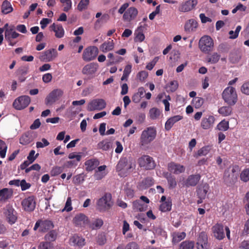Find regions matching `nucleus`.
I'll return each mask as SVG.
<instances>
[{
  "instance_id": "aec40b11",
  "label": "nucleus",
  "mask_w": 249,
  "mask_h": 249,
  "mask_svg": "<svg viewBox=\"0 0 249 249\" xmlns=\"http://www.w3.org/2000/svg\"><path fill=\"white\" fill-rule=\"evenodd\" d=\"M168 168L170 172L177 175L182 173L185 170L184 166L175 162L169 163L168 165Z\"/></svg>"
},
{
  "instance_id": "3c124183",
  "label": "nucleus",
  "mask_w": 249,
  "mask_h": 249,
  "mask_svg": "<svg viewBox=\"0 0 249 249\" xmlns=\"http://www.w3.org/2000/svg\"><path fill=\"white\" fill-rule=\"evenodd\" d=\"M7 146L5 143L0 140V156L1 158L5 157Z\"/></svg>"
},
{
  "instance_id": "a18cd8bd",
  "label": "nucleus",
  "mask_w": 249,
  "mask_h": 249,
  "mask_svg": "<svg viewBox=\"0 0 249 249\" xmlns=\"http://www.w3.org/2000/svg\"><path fill=\"white\" fill-rule=\"evenodd\" d=\"M194 245L193 241H185L181 243L179 249H193Z\"/></svg>"
},
{
  "instance_id": "13d9d810",
  "label": "nucleus",
  "mask_w": 249,
  "mask_h": 249,
  "mask_svg": "<svg viewBox=\"0 0 249 249\" xmlns=\"http://www.w3.org/2000/svg\"><path fill=\"white\" fill-rule=\"evenodd\" d=\"M240 178L242 180L247 182L249 180V169H245L241 173Z\"/></svg>"
},
{
  "instance_id": "603ef678",
  "label": "nucleus",
  "mask_w": 249,
  "mask_h": 249,
  "mask_svg": "<svg viewBox=\"0 0 249 249\" xmlns=\"http://www.w3.org/2000/svg\"><path fill=\"white\" fill-rule=\"evenodd\" d=\"M89 3V0H81L77 5V9L79 11H82L86 9Z\"/></svg>"
},
{
  "instance_id": "5701e85b",
  "label": "nucleus",
  "mask_w": 249,
  "mask_h": 249,
  "mask_svg": "<svg viewBox=\"0 0 249 249\" xmlns=\"http://www.w3.org/2000/svg\"><path fill=\"white\" fill-rule=\"evenodd\" d=\"M73 221L75 225L81 227L85 226L89 222L88 217L82 213L76 215L73 219Z\"/></svg>"
},
{
  "instance_id": "6e6d98bb",
  "label": "nucleus",
  "mask_w": 249,
  "mask_h": 249,
  "mask_svg": "<svg viewBox=\"0 0 249 249\" xmlns=\"http://www.w3.org/2000/svg\"><path fill=\"white\" fill-rule=\"evenodd\" d=\"M192 103L196 108H199L203 104V99L199 97H195L193 100Z\"/></svg>"
},
{
  "instance_id": "ea45409f",
  "label": "nucleus",
  "mask_w": 249,
  "mask_h": 249,
  "mask_svg": "<svg viewBox=\"0 0 249 249\" xmlns=\"http://www.w3.org/2000/svg\"><path fill=\"white\" fill-rule=\"evenodd\" d=\"M110 145V142L108 140H104L98 143L97 147L98 149L107 151L109 149Z\"/></svg>"
},
{
  "instance_id": "f3484780",
  "label": "nucleus",
  "mask_w": 249,
  "mask_h": 249,
  "mask_svg": "<svg viewBox=\"0 0 249 249\" xmlns=\"http://www.w3.org/2000/svg\"><path fill=\"white\" fill-rule=\"evenodd\" d=\"M23 209L27 212H32L36 208V203L33 196H29L24 198L21 202Z\"/></svg>"
},
{
  "instance_id": "a878e982",
  "label": "nucleus",
  "mask_w": 249,
  "mask_h": 249,
  "mask_svg": "<svg viewBox=\"0 0 249 249\" xmlns=\"http://www.w3.org/2000/svg\"><path fill=\"white\" fill-rule=\"evenodd\" d=\"M198 26V23L194 19L188 20L184 25L185 31L187 33L195 31Z\"/></svg>"
},
{
  "instance_id": "a19ab883",
  "label": "nucleus",
  "mask_w": 249,
  "mask_h": 249,
  "mask_svg": "<svg viewBox=\"0 0 249 249\" xmlns=\"http://www.w3.org/2000/svg\"><path fill=\"white\" fill-rule=\"evenodd\" d=\"M229 128V123L225 119L221 121L216 126V128L219 131H225Z\"/></svg>"
},
{
  "instance_id": "4468645a",
  "label": "nucleus",
  "mask_w": 249,
  "mask_h": 249,
  "mask_svg": "<svg viewBox=\"0 0 249 249\" xmlns=\"http://www.w3.org/2000/svg\"><path fill=\"white\" fill-rule=\"evenodd\" d=\"M197 3V0H187L179 5L178 10L182 13L191 11L195 8Z\"/></svg>"
},
{
  "instance_id": "e433bc0d",
  "label": "nucleus",
  "mask_w": 249,
  "mask_h": 249,
  "mask_svg": "<svg viewBox=\"0 0 249 249\" xmlns=\"http://www.w3.org/2000/svg\"><path fill=\"white\" fill-rule=\"evenodd\" d=\"M172 202L169 198H168L166 201H164L160 204V210L163 212L169 211L171 210Z\"/></svg>"
},
{
  "instance_id": "4d7b16f0",
  "label": "nucleus",
  "mask_w": 249,
  "mask_h": 249,
  "mask_svg": "<svg viewBox=\"0 0 249 249\" xmlns=\"http://www.w3.org/2000/svg\"><path fill=\"white\" fill-rule=\"evenodd\" d=\"M132 66L131 65H127L124 70L123 75L121 78L122 80H124L127 78L131 71Z\"/></svg>"
},
{
  "instance_id": "4c0bfd02",
  "label": "nucleus",
  "mask_w": 249,
  "mask_h": 249,
  "mask_svg": "<svg viewBox=\"0 0 249 249\" xmlns=\"http://www.w3.org/2000/svg\"><path fill=\"white\" fill-rule=\"evenodd\" d=\"M103 221L102 219L98 218L94 220L89 224V227L92 230H97L100 229L103 225Z\"/></svg>"
},
{
  "instance_id": "1a4fd4ad",
  "label": "nucleus",
  "mask_w": 249,
  "mask_h": 249,
  "mask_svg": "<svg viewBox=\"0 0 249 249\" xmlns=\"http://www.w3.org/2000/svg\"><path fill=\"white\" fill-rule=\"evenodd\" d=\"M98 49L96 46H90L86 48L83 53V58L86 61L93 60L98 53Z\"/></svg>"
},
{
  "instance_id": "9b49d317",
  "label": "nucleus",
  "mask_w": 249,
  "mask_h": 249,
  "mask_svg": "<svg viewBox=\"0 0 249 249\" xmlns=\"http://www.w3.org/2000/svg\"><path fill=\"white\" fill-rule=\"evenodd\" d=\"M200 178V176L198 174L191 175L185 180L183 178L181 180L180 178L178 182V185L181 187L194 186L197 184Z\"/></svg>"
},
{
  "instance_id": "b1692460",
  "label": "nucleus",
  "mask_w": 249,
  "mask_h": 249,
  "mask_svg": "<svg viewBox=\"0 0 249 249\" xmlns=\"http://www.w3.org/2000/svg\"><path fill=\"white\" fill-rule=\"evenodd\" d=\"M85 240L84 238L74 235L70 239V244L71 246L81 248L85 245Z\"/></svg>"
},
{
  "instance_id": "e2e57ef3",
  "label": "nucleus",
  "mask_w": 249,
  "mask_h": 249,
  "mask_svg": "<svg viewBox=\"0 0 249 249\" xmlns=\"http://www.w3.org/2000/svg\"><path fill=\"white\" fill-rule=\"evenodd\" d=\"M241 92L247 95H249V81L244 83L241 88Z\"/></svg>"
},
{
  "instance_id": "052dcab7",
  "label": "nucleus",
  "mask_w": 249,
  "mask_h": 249,
  "mask_svg": "<svg viewBox=\"0 0 249 249\" xmlns=\"http://www.w3.org/2000/svg\"><path fill=\"white\" fill-rule=\"evenodd\" d=\"M148 75V74L147 71H143L139 72L137 74V77L139 81L144 82L145 79L147 78Z\"/></svg>"
},
{
  "instance_id": "bf43d9fd",
  "label": "nucleus",
  "mask_w": 249,
  "mask_h": 249,
  "mask_svg": "<svg viewBox=\"0 0 249 249\" xmlns=\"http://www.w3.org/2000/svg\"><path fill=\"white\" fill-rule=\"evenodd\" d=\"M38 249H53V246L50 242H41L38 246Z\"/></svg>"
},
{
  "instance_id": "58836bf2",
  "label": "nucleus",
  "mask_w": 249,
  "mask_h": 249,
  "mask_svg": "<svg viewBox=\"0 0 249 249\" xmlns=\"http://www.w3.org/2000/svg\"><path fill=\"white\" fill-rule=\"evenodd\" d=\"M173 242L178 243L183 240L186 236V233L184 232H175L173 233Z\"/></svg>"
},
{
  "instance_id": "0e129e2a",
  "label": "nucleus",
  "mask_w": 249,
  "mask_h": 249,
  "mask_svg": "<svg viewBox=\"0 0 249 249\" xmlns=\"http://www.w3.org/2000/svg\"><path fill=\"white\" fill-rule=\"evenodd\" d=\"M35 153L36 152L35 150H32L30 152L29 154L27 157V160H30L32 163L36 160L39 155L38 153L35 155Z\"/></svg>"
},
{
  "instance_id": "8fccbe9b",
  "label": "nucleus",
  "mask_w": 249,
  "mask_h": 249,
  "mask_svg": "<svg viewBox=\"0 0 249 249\" xmlns=\"http://www.w3.org/2000/svg\"><path fill=\"white\" fill-rule=\"evenodd\" d=\"M134 35H135L134 40L136 42H142L145 38L143 33L139 29L135 32Z\"/></svg>"
},
{
  "instance_id": "c03bdc74",
  "label": "nucleus",
  "mask_w": 249,
  "mask_h": 249,
  "mask_svg": "<svg viewBox=\"0 0 249 249\" xmlns=\"http://www.w3.org/2000/svg\"><path fill=\"white\" fill-rule=\"evenodd\" d=\"M180 57V53L178 51L173 50L169 54V61L171 62H176Z\"/></svg>"
},
{
  "instance_id": "4be33fe9",
  "label": "nucleus",
  "mask_w": 249,
  "mask_h": 249,
  "mask_svg": "<svg viewBox=\"0 0 249 249\" xmlns=\"http://www.w3.org/2000/svg\"><path fill=\"white\" fill-rule=\"evenodd\" d=\"M4 36L5 39L9 42V45L12 46H14L16 43L12 42V39H15L20 36H22L16 31H12V30H5Z\"/></svg>"
},
{
  "instance_id": "c85d7f7f",
  "label": "nucleus",
  "mask_w": 249,
  "mask_h": 249,
  "mask_svg": "<svg viewBox=\"0 0 249 249\" xmlns=\"http://www.w3.org/2000/svg\"><path fill=\"white\" fill-rule=\"evenodd\" d=\"M114 48L113 40L109 38L103 43L100 47V49L103 52L106 53L112 50Z\"/></svg>"
},
{
  "instance_id": "f257e3e1",
  "label": "nucleus",
  "mask_w": 249,
  "mask_h": 249,
  "mask_svg": "<svg viewBox=\"0 0 249 249\" xmlns=\"http://www.w3.org/2000/svg\"><path fill=\"white\" fill-rule=\"evenodd\" d=\"M135 167L133 159L131 157H123L116 165V170L121 177L126 176Z\"/></svg>"
},
{
  "instance_id": "ddd939ff",
  "label": "nucleus",
  "mask_w": 249,
  "mask_h": 249,
  "mask_svg": "<svg viewBox=\"0 0 249 249\" xmlns=\"http://www.w3.org/2000/svg\"><path fill=\"white\" fill-rule=\"evenodd\" d=\"M31 101L28 96H21L16 99L13 103V107L18 110L22 109L27 107Z\"/></svg>"
},
{
  "instance_id": "c9c22d12",
  "label": "nucleus",
  "mask_w": 249,
  "mask_h": 249,
  "mask_svg": "<svg viewBox=\"0 0 249 249\" xmlns=\"http://www.w3.org/2000/svg\"><path fill=\"white\" fill-rule=\"evenodd\" d=\"M160 114V110L156 107H153L151 108L149 111V117L152 120H155L159 118Z\"/></svg>"
},
{
  "instance_id": "7ed1b4c3",
  "label": "nucleus",
  "mask_w": 249,
  "mask_h": 249,
  "mask_svg": "<svg viewBox=\"0 0 249 249\" xmlns=\"http://www.w3.org/2000/svg\"><path fill=\"white\" fill-rule=\"evenodd\" d=\"M222 98L229 105L233 106L237 101V94L235 88L229 86L222 92Z\"/></svg>"
},
{
  "instance_id": "37998d69",
  "label": "nucleus",
  "mask_w": 249,
  "mask_h": 249,
  "mask_svg": "<svg viewBox=\"0 0 249 249\" xmlns=\"http://www.w3.org/2000/svg\"><path fill=\"white\" fill-rule=\"evenodd\" d=\"M56 232L54 230H52L45 235L44 239L46 242L50 243V242L54 241L56 239Z\"/></svg>"
},
{
  "instance_id": "bb28decb",
  "label": "nucleus",
  "mask_w": 249,
  "mask_h": 249,
  "mask_svg": "<svg viewBox=\"0 0 249 249\" xmlns=\"http://www.w3.org/2000/svg\"><path fill=\"white\" fill-rule=\"evenodd\" d=\"M13 196V191L7 188L0 190V201H5L10 198Z\"/></svg>"
},
{
  "instance_id": "72a5a7b5",
  "label": "nucleus",
  "mask_w": 249,
  "mask_h": 249,
  "mask_svg": "<svg viewBox=\"0 0 249 249\" xmlns=\"http://www.w3.org/2000/svg\"><path fill=\"white\" fill-rule=\"evenodd\" d=\"M99 162L98 160L95 159H91L86 161L85 163L86 169L87 171H92L98 165Z\"/></svg>"
},
{
  "instance_id": "5fc2aeb1",
  "label": "nucleus",
  "mask_w": 249,
  "mask_h": 249,
  "mask_svg": "<svg viewBox=\"0 0 249 249\" xmlns=\"http://www.w3.org/2000/svg\"><path fill=\"white\" fill-rule=\"evenodd\" d=\"M178 84L177 81H171L167 87V89L171 92L175 91L178 88Z\"/></svg>"
},
{
  "instance_id": "473e14b6",
  "label": "nucleus",
  "mask_w": 249,
  "mask_h": 249,
  "mask_svg": "<svg viewBox=\"0 0 249 249\" xmlns=\"http://www.w3.org/2000/svg\"><path fill=\"white\" fill-rule=\"evenodd\" d=\"M13 11V8L11 3L7 0L3 1L1 4V12L3 14H8Z\"/></svg>"
},
{
  "instance_id": "a211bd4d",
  "label": "nucleus",
  "mask_w": 249,
  "mask_h": 249,
  "mask_svg": "<svg viewBox=\"0 0 249 249\" xmlns=\"http://www.w3.org/2000/svg\"><path fill=\"white\" fill-rule=\"evenodd\" d=\"M57 55V51L54 49H51L42 53L39 55V58L41 61H53Z\"/></svg>"
},
{
  "instance_id": "774afa93",
  "label": "nucleus",
  "mask_w": 249,
  "mask_h": 249,
  "mask_svg": "<svg viewBox=\"0 0 249 249\" xmlns=\"http://www.w3.org/2000/svg\"><path fill=\"white\" fill-rule=\"evenodd\" d=\"M63 171V169L61 167L56 166L53 167L51 171V174L52 176H55L60 174Z\"/></svg>"
},
{
  "instance_id": "2f4dec72",
  "label": "nucleus",
  "mask_w": 249,
  "mask_h": 249,
  "mask_svg": "<svg viewBox=\"0 0 249 249\" xmlns=\"http://www.w3.org/2000/svg\"><path fill=\"white\" fill-rule=\"evenodd\" d=\"M209 190V186L208 184H203L200 186L197 190V194L201 199H204Z\"/></svg>"
},
{
  "instance_id": "423d86ee",
  "label": "nucleus",
  "mask_w": 249,
  "mask_h": 249,
  "mask_svg": "<svg viewBox=\"0 0 249 249\" xmlns=\"http://www.w3.org/2000/svg\"><path fill=\"white\" fill-rule=\"evenodd\" d=\"M138 164L141 168L145 170H151L156 166V163L153 158L147 155L140 157L137 160Z\"/></svg>"
},
{
  "instance_id": "dca6fc26",
  "label": "nucleus",
  "mask_w": 249,
  "mask_h": 249,
  "mask_svg": "<svg viewBox=\"0 0 249 249\" xmlns=\"http://www.w3.org/2000/svg\"><path fill=\"white\" fill-rule=\"evenodd\" d=\"M215 122V118L214 116L212 115H207L202 119L200 126L203 129H210L213 126Z\"/></svg>"
},
{
  "instance_id": "de8ad7c7",
  "label": "nucleus",
  "mask_w": 249,
  "mask_h": 249,
  "mask_svg": "<svg viewBox=\"0 0 249 249\" xmlns=\"http://www.w3.org/2000/svg\"><path fill=\"white\" fill-rule=\"evenodd\" d=\"M232 109L229 107H222L218 109V112L223 116L230 115L231 113Z\"/></svg>"
},
{
  "instance_id": "20e7f679",
  "label": "nucleus",
  "mask_w": 249,
  "mask_h": 249,
  "mask_svg": "<svg viewBox=\"0 0 249 249\" xmlns=\"http://www.w3.org/2000/svg\"><path fill=\"white\" fill-rule=\"evenodd\" d=\"M97 209L100 212H106L112 206V196L110 194H106L97 201Z\"/></svg>"
},
{
  "instance_id": "338daca9",
  "label": "nucleus",
  "mask_w": 249,
  "mask_h": 249,
  "mask_svg": "<svg viewBox=\"0 0 249 249\" xmlns=\"http://www.w3.org/2000/svg\"><path fill=\"white\" fill-rule=\"evenodd\" d=\"M246 6H244L241 3H239L232 10V13L235 14L237 11H245L246 10Z\"/></svg>"
},
{
  "instance_id": "f704fd0d",
  "label": "nucleus",
  "mask_w": 249,
  "mask_h": 249,
  "mask_svg": "<svg viewBox=\"0 0 249 249\" xmlns=\"http://www.w3.org/2000/svg\"><path fill=\"white\" fill-rule=\"evenodd\" d=\"M145 92V90L143 88L141 87L139 88L138 92L134 94L132 97V101L135 103H139L141 99L143 96V93Z\"/></svg>"
},
{
  "instance_id": "39448f33",
  "label": "nucleus",
  "mask_w": 249,
  "mask_h": 249,
  "mask_svg": "<svg viewBox=\"0 0 249 249\" xmlns=\"http://www.w3.org/2000/svg\"><path fill=\"white\" fill-rule=\"evenodd\" d=\"M198 46L200 50L202 52L205 53H209L213 49V41L210 36H204L200 39Z\"/></svg>"
},
{
  "instance_id": "680f3d73",
  "label": "nucleus",
  "mask_w": 249,
  "mask_h": 249,
  "mask_svg": "<svg viewBox=\"0 0 249 249\" xmlns=\"http://www.w3.org/2000/svg\"><path fill=\"white\" fill-rule=\"evenodd\" d=\"M244 201L245 204V208L246 213L249 215V191L246 193Z\"/></svg>"
},
{
  "instance_id": "0eeeda50",
  "label": "nucleus",
  "mask_w": 249,
  "mask_h": 249,
  "mask_svg": "<svg viewBox=\"0 0 249 249\" xmlns=\"http://www.w3.org/2000/svg\"><path fill=\"white\" fill-rule=\"evenodd\" d=\"M3 213L9 224L13 225L17 222L18 213L11 205L8 204L5 206L4 208Z\"/></svg>"
},
{
  "instance_id": "f03ea898",
  "label": "nucleus",
  "mask_w": 249,
  "mask_h": 249,
  "mask_svg": "<svg viewBox=\"0 0 249 249\" xmlns=\"http://www.w3.org/2000/svg\"><path fill=\"white\" fill-rule=\"evenodd\" d=\"M157 131L153 127H148L144 129L140 137L139 144L142 149H146L156 137Z\"/></svg>"
},
{
  "instance_id": "6e6552de",
  "label": "nucleus",
  "mask_w": 249,
  "mask_h": 249,
  "mask_svg": "<svg viewBox=\"0 0 249 249\" xmlns=\"http://www.w3.org/2000/svg\"><path fill=\"white\" fill-rule=\"evenodd\" d=\"M54 227L53 222L49 220L39 219L37 220L34 227V230L36 231L38 230L40 232H46Z\"/></svg>"
},
{
  "instance_id": "c756f323",
  "label": "nucleus",
  "mask_w": 249,
  "mask_h": 249,
  "mask_svg": "<svg viewBox=\"0 0 249 249\" xmlns=\"http://www.w3.org/2000/svg\"><path fill=\"white\" fill-rule=\"evenodd\" d=\"M96 63H89L86 65L83 69L84 74L90 75L94 73L97 70Z\"/></svg>"
},
{
  "instance_id": "49530a36",
  "label": "nucleus",
  "mask_w": 249,
  "mask_h": 249,
  "mask_svg": "<svg viewBox=\"0 0 249 249\" xmlns=\"http://www.w3.org/2000/svg\"><path fill=\"white\" fill-rule=\"evenodd\" d=\"M73 210L72 206V201L71 197H68L67 199L64 208L61 210L62 212H70Z\"/></svg>"
},
{
  "instance_id": "864d4df0",
  "label": "nucleus",
  "mask_w": 249,
  "mask_h": 249,
  "mask_svg": "<svg viewBox=\"0 0 249 249\" xmlns=\"http://www.w3.org/2000/svg\"><path fill=\"white\" fill-rule=\"evenodd\" d=\"M241 29H242V27L240 25H238L236 27L235 31H233L232 30L230 31L229 33V34L230 35L229 38L230 39L236 38L238 37L239 33L240 30H241Z\"/></svg>"
},
{
  "instance_id": "9d476101",
  "label": "nucleus",
  "mask_w": 249,
  "mask_h": 249,
  "mask_svg": "<svg viewBox=\"0 0 249 249\" xmlns=\"http://www.w3.org/2000/svg\"><path fill=\"white\" fill-rule=\"evenodd\" d=\"M106 107V103L103 99H95L91 100L88 105L87 109L89 111L95 110H100L105 108Z\"/></svg>"
},
{
  "instance_id": "412c9836",
  "label": "nucleus",
  "mask_w": 249,
  "mask_h": 249,
  "mask_svg": "<svg viewBox=\"0 0 249 249\" xmlns=\"http://www.w3.org/2000/svg\"><path fill=\"white\" fill-rule=\"evenodd\" d=\"M212 231L213 236L218 240H221L225 237L223 226L222 224L217 223L213 226Z\"/></svg>"
},
{
  "instance_id": "09e8293b",
  "label": "nucleus",
  "mask_w": 249,
  "mask_h": 249,
  "mask_svg": "<svg viewBox=\"0 0 249 249\" xmlns=\"http://www.w3.org/2000/svg\"><path fill=\"white\" fill-rule=\"evenodd\" d=\"M203 244H207V237L204 232H201L197 239V246Z\"/></svg>"
},
{
  "instance_id": "f8f14e48",
  "label": "nucleus",
  "mask_w": 249,
  "mask_h": 249,
  "mask_svg": "<svg viewBox=\"0 0 249 249\" xmlns=\"http://www.w3.org/2000/svg\"><path fill=\"white\" fill-rule=\"evenodd\" d=\"M140 199L133 202V209L135 211L142 212L147 208V204L149 203V199L146 196H141Z\"/></svg>"
},
{
  "instance_id": "393cba45",
  "label": "nucleus",
  "mask_w": 249,
  "mask_h": 249,
  "mask_svg": "<svg viewBox=\"0 0 249 249\" xmlns=\"http://www.w3.org/2000/svg\"><path fill=\"white\" fill-rule=\"evenodd\" d=\"M51 30L55 33V36L57 38H62L64 36L65 31L62 25L56 24L53 23L50 27Z\"/></svg>"
},
{
  "instance_id": "7c9ffc66",
  "label": "nucleus",
  "mask_w": 249,
  "mask_h": 249,
  "mask_svg": "<svg viewBox=\"0 0 249 249\" xmlns=\"http://www.w3.org/2000/svg\"><path fill=\"white\" fill-rule=\"evenodd\" d=\"M211 150V147L210 146L207 145L203 146L198 150L197 152L194 154V156L196 158H198L201 156H205L208 154Z\"/></svg>"
},
{
  "instance_id": "2eb2a0df",
  "label": "nucleus",
  "mask_w": 249,
  "mask_h": 249,
  "mask_svg": "<svg viewBox=\"0 0 249 249\" xmlns=\"http://www.w3.org/2000/svg\"><path fill=\"white\" fill-rule=\"evenodd\" d=\"M63 91L61 89H57L53 90L46 98V104L51 105L53 104L63 95Z\"/></svg>"
},
{
  "instance_id": "79ce46f5",
  "label": "nucleus",
  "mask_w": 249,
  "mask_h": 249,
  "mask_svg": "<svg viewBox=\"0 0 249 249\" xmlns=\"http://www.w3.org/2000/svg\"><path fill=\"white\" fill-rule=\"evenodd\" d=\"M32 141V138L29 133L23 134L19 139V142L23 145H26Z\"/></svg>"
},
{
  "instance_id": "cd10ccee",
  "label": "nucleus",
  "mask_w": 249,
  "mask_h": 249,
  "mask_svg": "<svg viewBox=\"0 0 249 249\" xmlns=\"http://www.w3.org/2000/svg\"><path fill=\"white\" fill-rule=\"evenodd\" d=\"M182 119V117L180 115H176L170 118L165 123V129L167 130H169L172 128L174 124L180 121Z\"/></svg>"
},
{
  "instance_id": "69168bd1",
  "label": "nucleus",
  "mask_w": 249,
  "mask_h": 249,
  "mask_svg": "<svg viewBox=\"0 0 249 249\" xmlns=\"http://www.w3.org/2000/svg\"><path fill=\"white\" fill-rule=\"evenodd\" d=\"M49 142L45 138H43L41 140V142H37L36 143V147L38 148H43L45 146L49 145Z\"/></svg>"
},
{
  "instance_id": "6ab92c4d",
  "label": "nucleus",
  "mask_w": 249,
  "mask_h": 249,
  "mask_svg": "<svg viewBox=\"0 0 249 249\" xmlns=\"http://www.w3.org/2000/svg\"><path fill=\"white\" fill-rule=\"evenodd\" d=\"M138 14V10L134 7L128 8L123 15V18L124 21L130 22L135 19Z\"/></svg>"
}]
</instances>
